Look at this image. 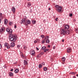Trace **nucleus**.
Instances as JSON below:
<instances>
[{"label": "nucleus", "instance_id": "nucleus-1", "mask_svg": "<svg viewBox=\"0 0 78 78\" xmlns=\"http://www.w3.org/2000/svg\"><path fill=\"white\" fill-rule=\"evenodd\" d=\"M17 35L14 34H10L9 36V39H10L11 41H13V42H15V41H16L17 39Z\"/></svg>", "mask_w": 78, "mask_h": 78}, {"label": "nucleus", "instance_id": "nucleus-2", "mask_svg": "<svg viewBox=\"0 0 78 78\" xmlns=\"http://www.w3.org/2000/svg\"><path fill=\"white\" fill-rule=\"evenodd\" d=\"M22 23L24 24L25 25H28V24H30L31 23V21L29 20H27L24 19H22Z\"/></svg>", "mask_w": 78, "mask_h": 78}, {"label": "nucleus", "instance_id": "nucleus-3", "mask_svg": "<svg viewBox=\"0 0 78 78\" xmlns=\"http://www.w3.org/2000/svg\"><path fill=\"white\" fill-rule=\"evenodd\" d=\"M69 33L70 31L69 30H66L65 29H62L61 34L62 35H66V34H69Z\"/></svg>", "mask_w": 78, "mask_h": 78}, {"label": "nucleus", "instance_id": "nucleus-4", "mask_svg": "<svg viewBox=\"0 0 78 78\" xmlns=\"http://www.w3.org/2000/svg\"><path fill=\"white\" fill-rule=\"evenodd\" d=\"M6 31L8 32L10 34H12V30L11 29H10L9 28H7L6 29Z\"/></svg>", "mask_w": 78, "mask_h": 78}, {"label": "nucleus", "instance_id": "nucleus-5", "mask_svg": "<svg viewBox=\"0 0 78 78\" xmlns=\"http://www.w3.org/2000/svg\"><path fill=\"white\" fill-rule=\"evenodd\" d=\"M62 9V7L61 6L59 7L58 8L56 9V10L58 12H60Z\"/></svg>", "mask_w": 78, "mask_h": 78}, {"label": "nucleus", "instance_id": "nucleus-6", "mask_svg": "<svg viewBox=\"0 0 78 78\" xmlns=\"http://www.w3.org/2000/svg\"><path fill=\"white\" fill-rule=\"evenodd\" d=\"M4 45L5 47H6L7 48H10V46L9 45V44L7 43H5Z\"/></svg>", "mask_w": 78, "mask_h": 78}, {"label": "nucleus", "instance_id": "nucleus-7", "mask_svg": "<svg viewBox=\"0 0 78 78\" xmlns=\"http://www.w3.org/2000/svg\"><path fill=\"white\" fill-rule=\"evenodd\" d=\"M12 11L13 12V13H15L16 12V8L12 6L11 8Z\"/></svg>", "mask_w": 78, "mask_h": 78}, {"label": "nucleus", "instance_id": "nucleus-8", "mask_svg": "<svg viewBox=\"0 0 78 78\" xmlns=\"http://www.w3.org/2000/svg\"><path fill=\"white\" fill-rule=\"evenodd\" d=\"M69 29V26L68 25H66L64 26V29L66 30H67Z\"/></svg>", "mask_w": 78, "mask_h": 78}, {"label": "nucleus", "instance_id": "nucleus-9", "mask_svg": "<svg viewBox=\"0 0 78 78\" xmlns=\"http://www.w3.org/2000/svg\"><path fill=\"white\" fill-rule=\"evenodd\" d=\"M5 31V28L2 27L0 29V33H3Z\"/></svg>", "mask_w": 78, "mask_h": 78}, {"label": "nucleus", "instance_id": "nucleus-10", "mask_svg": "<svg viewBox=\"0 0 78 78\" xmlns=\"http://www.w3.org/2000/svg\"><path fill=\"white\" fill-rule=\"evenodd\" d=\"M30 54L31 55H34L35 52L34 50H32L30 52Z\"/></svg>", "mask_w": 78, "mask_h": 78}, {"label": "nucleus", "instance_id": "nucleus-11", "mask_svg": "<svg viewBox=\"0 0 78 78\" xmlns=\"http://www.w3.org/2000/svg\"><path fill=\"white\" fill-rule=\"evenodd\" d=\"M72 51V49L70 48H69L67 49V53H70Z\"/></svg>", "mask_w": 78, "mask_h": 78}, {"label": "nucleus", "instance_id": "nucleus-12", "mask_svg": "<svg viewBox=\"0 0 78 78\" xmlns=\"http://www.w3.org/2000/svg\"><path fill=\"white\" fill-rule=\"evenodd\" d=\"M8 20L6 19H5L4 20V23L5 25H6L8 23Z\"/></svg>", "mask_w": 78, "mask_h": 78}, {"label": "nucleus", "instance_id": "nucleus-13", "mask_svg": "<svg viewBox=\"0 0 78 78\" xmlns=\"http://www.w3.org/2000/svg\"><path fill=\"white\" fill-rule=\"evenodd\" d=\"M11 46L12 47H14L15 46V43L14 42H12L11 43Z\"/></svg>", "mask_w": 78, "mask_h": 78}, {"label": "nucleus", "instance_id": "nucleus-14", "mask_svg": "<svg viewBox=\"0 0 78 78\" xmlns=\"http://www.w3.org/2000/svg\"><path fill=\"white\" fill-rule=\"evenodd\" d=\"M24 65H27L28 64V62L25 60H24Z\"/></svg>", "mask_w": 78, "mask_h": 78}, {"label": "nucleus", "instance_id": "nucleus-15", "mask_svg": "<svg viewBox=\"0 0 78 78\" xmlns=\"http://www.w3.org/2000/svg\"><path fill=\"white\" fill-rule=\"evenodd\" d=\"M23 49H24V50H27V46L26 45H23Z\"/></svg>", "mask_w": 78, "mask_h": 78}, {"label": "nucleus", "instance_id": "nucleus-16", "mask_svg": "<svg viewBox=\"0 0 78 78\" xmlns=\"http://www.w3.org/2000/svg\"><path fill=\"white\" fill-rule=\"evenodd\" d=\"M19 69H16L15 70V73H18V72H19Z\"/></svg>", "mask_w": 78, "mask_h": 78}, {"label": "nucleus", "instance_id": "nucleus-17", "mask_svg": "<svg viewBox=\"0 0 78 78\" xmlns=\"http://www.w3.org/2000/svg\"><path fill=\"white\" fill-rule=\"evenodd\" d=\"M43 70L44 71H46L47 70V67H44L43 68Z\"/></svg>", "mask_w": 78, "mask_h": 78}, {"label": "nucleus", "instance_id": "nucleus-18", "mask_svg": "<svg viewBox=\"0 0 78 78\" xmlns=\"http://www.w3.org/2000/svg\"><path fill=\"white\" fill-rule=\"evenodd\" d=\"M62 60L63 62H64L65 60H66V58L65 57H62Z\"/></svg>", "mask_w": 78, "mask_h": 78}, {"label": "nucleus", "instance_id": "nucleus-19", "mask_svg": "<svg viewBox=\"0 0 78 78\" xmlns=\"http://www.w3.org/2000/svg\"><path fill=\"white\" fill-rule=\"evenodd\" d=\"M31 3L29 2L28 3L27 6H28V7H30V6H31Z\"/></svg>", "mask_w": 78, "mask_h": 78}, {"label": "nucleus", "instance_id": "nucleus-20", "mask_svg": "<svg viewBox=\"0 0 78 78\" xmlns=\"http://www.w3.org/2000/svg\"><path fill=\"white\" fill-rule=\"evenodd\" d=\"M32 22L33 24H35L36 23V20H32Z\"/></svg>", "mask_w": 78, "mask_h": 78}, {"label": "nucleus", "instance_id": "nucleus-21", "mask_svg": "<svg viewBox=\"0 0 78 78\" xmlns=\"http://www.w3.org/2000/svg\"><path fill=\"white\" fill-rule=\"evenodd\" d=\"M9 75L10 76H12V75H13V73L11 72H9Z\"/></svg>", "mask_w": 78, "mask_h": 78}, {"label": "nucleus", "instance_id": "nucleus-22", "mask_svg": "<svg viewBox=\"0 0 78 78\" xmlns=\"http://www.w3.org/2000/svg\"><path fill=\"white\" fill-rule=\"evenodd\" d=\"M60 7V6H59V5H55V8H57H57H59V7Z\"/></svg>", "mask_w": 78, "mask_h": 78}, {"label": "nucleus", "instance_id": "nucleus-23", "mask_svg": "<svg viewBox=\"0 0 78 78\" xmlns=\"http://www.w3.org/2000/svg\"><path fill=\"white\" fill-rule=\"evenodd\" d=\"M0 17L1 19H3V16H2V13H0Z\"/></svg>", "mask_w": 78, "mask_h": 78}, {"label": "nucleus", "instance_id": "nucleus-24", "mask_svg": "<svg viewBox=\"0 0 78 78\" xmlns=\"http://www.w3.org/2000/svg\"><path fill=\"white\" fill-rule=\"evenodd\" d=\"M46 48V47L45 46H43V47L42 48H41V49L42 50H45V48Z\"/></svg>", "mask_w": 78, "mask_h": 78}, {"label": "nucleus", "instance_id": "nucleus-25", "mask_svg": "<svg viewBox=\"0 0 78 78\" xmlns=\"http://www.w3.org/2000/svg\"><path fill=\"white\" fill-rule=\"evenodd\" d=\"M46 43H49L50 42V40L48 39H47L46 41Z\"/></svg>", "mask_w": 78, "mask_h": 78}, {"label": "nucleus", "instance_id": "nucleus-26", "mask_svg": "<svg viewBox=\"0 0 78 78\" xmlns=\"http://www.w3.org/2000/svg\"><path fill=\"white\" fill-rule=\"evenodd\" d=\"M76 72H71L70 73L71 74H72L73 75H75L76 74Z\"/></svg>", "mask_w": 78, "mask_h": 78}, {"label": "nucleus", "instance_id": "nucleus-27", "mask_svg": "<svg viewBox=\"0 0 78 78\" xmlns=\"http://www.w3.org/2000/svg\"><path fill=\"white\" fill-rule=\"evenodd\" d=\"M49 37L48 36H46L45 37V39H47H47H48V38Z\"/></svg>", "mask_w": 78, "mask_h": 78}, {"label": "nucleus", "instance_id": "nucleus-28", "mask_svg": "<svg viewBox=\"0 0 78 78\" xmlns=\"http://www.w3.org/2000/svg\"><path fill=\"white\" fill-rule=\"evenodd\" d=\"M49 50V49H44V52H46V51H48Z\"/></svg>", "mask_w": 78, "mask_h": 78}, {"label": "nucleus", "instance_id": "nucleus-29", "mask_svg": "<svg viewBox=\"0 0 78 78\" xmlns=\"http://www.w3.org/2000/svg\"><path fill=\"white\" fill-rule=\"evenodd\" d=\"M45 40H43L42 41V44H44L45 43Z\"/></svg>", "mask_w": 78, "mask_h": 78}, {"label": "nucleus", "instance_id": "nucleus-30", "mask_svg": "<svg viewBox=\"0 0 78 78\" xmlns=\"http://www.w3.org/2000/svg\"><path fill=\"white\" fill-rule=\"evenodd\" d=\"M42 66L41 64H40L39 66V67L40 68H42Z\"/></svg>", "mask_w": 78, "mask_h": 78}, {"label": "nucleus", "instance_id": "nucleus-31", "mask_svg": "<svg viewBox=\"0 0 78 78\" xmlns=\"http://www.w3.org/2000/svg\"><path fill=\"white\" fill-rule=\"evenodd\" d=\"M20 45H17V48H20Z\"/></svg>", "mask_w": 78, "mask_h": 78}, {"label": "nucleus", "instance_id": "nucleus-32", "mask_svg": "<svg viewBox=\"0 0 78 78\" xmlns=\"http://www.w3.org/2000/svg\"><path fill=\"white\" fill-rule=\"evenodd\" d=\"M75 31L76 32H78V29L77 28L75 29Z\"/></svg>", "mask_w": 78, "mask_h": 78}, {"label": "nucleus", "instance_id": "nucleus-33", "mask_svg": "<svg viewBox=\"0 0 78 78\" xmlns=\"http://www.w3.org/2000/svg\"><path fill=\"white\" fill-rule=\"evenodd\" d=\"M55 48H56V46H54L53 47V49L54 50H55Z\"/></svg>", "mask_w": 78, "mask_h": 78}, {"label": "nucleus", "instance_id": "nucleus-34", "mask_svg": "<svg viewBox=\"0 0 78 78\" xmlns=\"http://www.w3.org/2000/svg\"><path fill=\"white\" fill-rule=\"evenodd\" d=\"M27 19V18L26 17V16H24V19H24V20H26Z\"/></svg>", "mask_w": 78, "mask_h": 78}, {"label": "nucleus", "instance_id": "nucleus-35", "mask_svg": "<svg viewBox=\"0 0 78 78\" xmlns=\"http://www.w3.org/2000/svg\"><path fill=\"white\" fill-rule=\"evenodd\" d=\"M41 37H42V38H44V35H42L41 36Z\"/></svg>", "mask_w": 78, "mask_h": 78}, {"label": "nucleus", "instance_id": "nucleus-36", "mask_svg": "<svg viewBox=\"0 0 78 78\" xmlns=\"http://www.w3.org/2000/svg\"><path fill=\"white\" fill-rule=\"evenodd\" d=\"M72 16L73 15L72 13H71L69 14V16H70V17H72Z\"/></svg>", "mask_w": 78, "mask_h": 78}, {"label": "nucleus", "instance_id": "nucleus-37", "mask_svg": "<svg viewBox=\"0 0 78 78\" xmlns=\"http://www.w3.org/2000/svg\"><path fill=\"white\" fill-rule=\"evenodd\" d=\"M2 48V44H0V48Z\"/></svg>", "mask_w": 78, "mask_h": 78}, {"label": "nucleus", "instance_id": "nucleus-38", "mask_svg": "<svg viewBox=\"0 0 78 78\" xmlns=\"http://www.w3.org/2000/svg\"><path fill=\"white\" fill-rule=\"evenodd\" d=\"M42 64L43 66H44V65H45V63H44V62H43L42 63Z\"/></svg>", "mask_w": 78, "mask_h": 78}, {"label": "nucleus", "instance_id": "nucleus-39", "mask_svg": "<svg viewBox=\"0 0 78 78\" xmlns=\"http://www.w3.org/2000/svg\"><path fill=\"white\" fill-rule=\"evenodd\" d=\"M12 24V23H11V22H10L9 23V25H11Z\"/></svg>", "mask_w": 78, "mask_h": 78}, {"label": "nucleus", "instance_id": "nucleus-40", "mask_svg": "<svg viewBox=\"0 0 78 78\" xmlns=\"http://www.w3.org/2000/svg\"><path fill=\"white\" fill-rule=\"evenodd\" d=\"M58 18H56V19H55V20H56V21H57V20L58 19Z\"/></svg>", "mask_w": 78, "mask_h": 78}, {"label": "nucleus", "instance_id": "nucleus-41", "mask_svg": "<svg viewBox=\"0 0 78 78\" xmlns=\"http://www.w3.org/2000/svg\"><path fill=\"white\" fill-rule=\"evenodd\" d=\"M36 42H37V41H36V40H35L34 41V43H36Z\"/></svg>", "mask_w": 78, "mask_h": 78}, {"label": "nucleus", "instance_id": "nucleus-42", "mask_svg": "<svg viewBox=\"0 0 78 78\" xmlns=\"http://www.w3.org/2000/svg\"><path fill=\"white\" fill-rule=\"evenodd\" d=\"M41 55H43L44 52H41Z\"/></svg>", "mask_w": 78, "mask_h": 78}, {"label": "nucleus", "instance_id": "nucleus-43", "mask_svg": "<svg viewBox=\"0 0 78 78\" xmlns=\"http://www.w3.org/2000/svg\"><path fill=\"white\" fill-rule=\"evenodd\" d=\"M36 48L37 50H39V48H38L36 47Z\"/></svg>", "mask_w": 78, "mask_h": 78}, {"label": "nucleus", "instance_id": "nucleus-44", "mask_svg": "<svg viewBox=\"0 0 78 78\" xmlns=\"http://www.w3.org/2000/svg\"><path fill=\"white\" fill-rule=\"evenodd\" d=\"M30 12H32V10L31 9L30 10Z\"/></svg>", "mask_w": 78, "mask_h": 78}, {"label": "nucleus", "instance_id": "nucleus-45", "mask_svg": "<svg viewBox=\"0 0 78 78\" xmlns=\"http://www.w3.org/2000/svg\"><path fill=\"white\" fill-rule=\"evenodd\" d=\"M14 28H17V26L16 25L14 26Z\"/></svg>", "mask_w": 78, "mask_h": 78}, {"label": "nucleus", "instance_id": "nucleus-46", "mask_svg": "<svg viewBox=\"0 0 78 78\" xmlns=\"http://www.w3.org/2000/svg\"><path fill=\"white\" fill-rule=\"evenodd\" d=\"M69 69H70V68H71V66H69Z\"/></svg>", "mask_w": 78, "mask_h": 78}, {"label": "nucleus", "instance_id": "nucleus-47", "mask_svg": "<svg viewBox=\"0 0 78 78\" xmlns=\"http://www.w3.org/2000/svg\"><path fill=\"white\" fill-rule=\"evenodd\" d=\"M17 62H15L14 63V64H17Z\"/></svg>", "mask_w": 78, "mask_h": 78}, {"label": "nucleus", "instance_id": "nucleus-48", "mask_svg": "<svg viewBox=\"0 0 78 78\" xmlns=\"http://www.w3.org/2000/svg\"><path fill=\"white\" fill-rule=\"evenodd\" d=\"M13 70V69H12L10 70V71H11V72H12V71Z\"/></svg>", "mask_w": 78, "mask_h": 78}, {"label": "nucleus", "instance_id": "nucleus-49", "mask_svg": "<svg viewBox=\"0 0 78 78\" xmlns=\"http://www.w3.org/2000/svg\"><path fill=\"white\" fill-rule=\"evenodd\" d=\"M76 21V20H73V22H75Z\"/></svg>", "mask_w": 78, "mask_h": 78}, {"label": "nucleus", "instance_id": "nucleus-50", "mask_svg": "<svg viewBox=\"0 0 78 78\" xmlns=\"http://www.w3.org/2000/svg\"><path fill=\"white\" fill-rule=\"evenodd\" d=\"M64 40L63 39L62 40V42H64Z\"/></svg>", "mask_w": 78, "mask_h": 78}, {"label": "nucleus", "instance_id": "nucleus-51", "mask_svg": "<svg viewBox=\"0 0 78 78\" xmlns=\"http://www.w3.org/2000/svg\"><path fill=\"white\" fill-rule=\"evenodd\" d=\"M48 47H50V45H48Z\"/></svg>", "mask_w": 78, "mask_h": 78}, {"label": "nucleus", "instance_id": "nucleus-52", "mask_svg": "<svg viewBox=\"0 0 78 78\" xmlns=\"http://www.w3.org/2000/svg\"><path fill=\"white\" fill-rule=\"evenodd\" d=\"M73 78H76V77H75V76H73Z\"/></svg>", "mask_w": 78, "mask_h": 78}, {"label": "nucleus", "instance_id": "nucleus-53", "mask_svg": "<svg viewBox=\"0 0 78 78\" xmlns=\"http://www.w3.org/2000/svg\"><path fill=\"white\" fill-rule=\"evenodd\" d=\"M4 68H6V66L5 65L4 66Z\"/></svg>", "mask_w": 78, "mask_h": 78}, {"label": "nucleus", "instance_id": "nucleus-54", "mask_svg": "<svg viewBox=\"0 0 78 78\" xmlns=\"http://www.w3.org/2000/svg\"><path fill=\"white\" fill-rule=\"evenodd\" d=\"M64 62H65V61H64V62L63 61L62 63L64 64Z\"/></svg>", "mask_w": 78, "mask_h": 78}, {"label": "nucleus", "instance_id": "nucleus-55", "mask_svg": "<svg viewBox=\"0 0 78 78\" xmlns=\"http://www.w3.org/2000/svg\"><path fill=\"white\" fill-rule=\"evenodd\" d=\"M48 10H50V8H49V9H48Z\"/></svg>", "mask_w": 78, "mask_h": 78}, {"label": "nucleus", "instance_id": "nucleus-56", "mask_svg": "<svg viewBox=\"0 0 78 78\" xmlns=\"http://www.w3.org/2000/svg\"><path fill=\"white\" fill-rule=\"evenodd\" d=\"M1 20H0V23H1Z\"/></svg>", "mask_w": 78, "mask_h": 78}, {"label": "nucleus", "instance_id": "nucleus-57", "mask_svg": "<svg viewBox=\"0 0 78 78\" xmlns=\"http://www.w3.org/2000/svg\"><path fill=\"white\" fill-rule=\"evenodd\" d=\"M76 76H78V74L76 75Z\"/></svg>", "mask_w": 78, "mask_h": 78}, {"label": "nucleus", "instance_id": "nucleus-58", "mask_svg": "<svg viewBox=\"0 0 78 78\" xmlns=\"http://www.w3.org/2000/svg\"><path fill=\"white\" fill-rule=\"evenodd\" d=\"M28 75H30V74H28Z\"/></svg>", "mask_w": 78, "mask_h": 78}]
</instances>
